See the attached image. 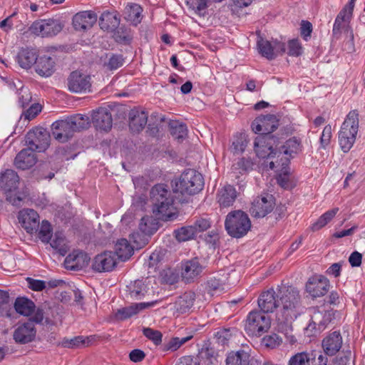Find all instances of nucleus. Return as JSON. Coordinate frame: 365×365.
Returning <instances> with one entry per match:
<instances>
[{
	"label": "nucleus",
	"instance_id": "obj_1",
	"mask_svg": "<svg viewBox=\"0 0 365 365\" xmlns=\"http://www.w3.org/2000/svg\"><path fill=\"white\" fill-rule=\"evenodd\" d=\"M279 309L276 319L279 327L285 335L294 343L296 339L292 335V323L303 312L299 291L294 287L282 285L277 288Z\"/></svg>",
	"mask_w": 365,
	"mask_h": 365
},
{
	"label": "nucleus",
	"instance_id": "obj_2",
	"mask_svg": "<svg viewBox=\"0 0 365 365\" xmlns=\"http://www.w3.org/2000/svg\"><path fill=\"white\" fill-rule=\"evenodd\" d=\"M150 200L153 204V212L162 220H171L176 217L173 205L174 197L168 186L158 184L150 190Z\"/></svg>",
	"mask_w": 365,
	"mask_h": 365
},
{
	"label": "nucleus",
	"instance_id": "obj_3",
	"mask_svg": "<svg viewBox=\"0 0 365 365\" xmlns=\"http://www.w3.org/2000/svg\"><path fill=\"white\" fill-rule=\"evenodd\" d=\"M19 177L17 173L10 169L0 174V187L6 195V200L14 206L20 207L27 196L24 191L18 190Z\"/></svg>",
	"mask_w": 365,
	"mask_h": 365
},
{
	"label": "nucleus",
	"instance_id": "obj_4",
	"mask_svg": "<svg viewBox=\"0 0 365 365\" xmlns=\"http://www.w3.org/2000/svg\"><path fill=\"white\" fill-rule=\"evenodd\" d=\"M274 146H277L275 138L272 135H258L254 142V150L257 156L259 158L275 159L272 160L269 163L270 169H274L277 165H280L279 158L282 155V152H278L274 149Z\"/></svg>",
	"mask_w": 365,
	"mask_h": 365
},
{
	"label": "nucleus",
	"instance_id": "obj_5",
	"mask_svg": "<svg viewBox=\"0 0 365 365\" xmlns=\"http://www.w3.org/2000/svg\"><path fill=\"white\" fill-rule=\"evenodd\" d=\"M225 227L229 235L240 238L250 230L251 221L245 212L241 210H234L226 216Z\"/></svg>",
	"mask_w": 365,
	"mask_h": 365
},
{
	"label": "nucleus",
	"instance_id": "obj_6",
	"mask_svg": "<svg viewBox=\"0 0 365 365\" xmlns=\"http://www.w3.org/2000/svg\"><path fill=\"white\" fill-rule=\"evenodd\" d=\"M203 187L202 175L193 169L185 170L176 183V190L182 194L195 195L201 191Z\"/></svg>",
	"mask_w": 365,
	"mask_h": 365
},
{
	"label": "nucleus",
	"instance_id": "obj_7",
	"mask_svg": "<svg viewBox=\"0 0 365 365\" xmlns=\"http://www.w3.org/2000/svg\"><path fill=\"white\" fill-rule=\"evenodd\" d=\"M63 28V24L56 19H43L35 21L30 27L31 34L44 37H52L57 35Z\"/></svg>",
	"mask_w": 365,
	"mask_h": 365
},
{
	"label": "nucleus",
	"instance_id": "obj_8",
	"mask_svg": "<svg viewBox=\"0 0 365 365\" xmlns=\"http://www.w3.org/2000/svg\"><path fill=\"white\" fill-rule=\"evenodd\" d=\"M270 326L269 319L260 311H252L247 316L245 330L252 335L260 336Z\"/></svg>",
	"mask_w": 365,
	"mask_h": 365
},
{
	"label": "nucleus",
	"instance_id": "obj_9",
	"mask_svg": "<svg viewBox=\"0 0 365 365\" xmlns=\"http://www.w3.org/2000/svg\"><path fill=\"white\" fill-rule=\"evenodd\" d=\"M26 144L34 151H44L49 145L50 135L43 128H35L25 138Z\"/></svg>",
	"mask_w": 365,
	"mask_h": 365
},
{
	"label": "nucleus",
	"instance_id": "obj_10",
	"mask_svg": "<svg viewBox=\"0 0 365 365\" xmlns=\"http://www.w3.org/2000/svg\"><path fill=\"white\" fill-rule=\"evenodd\" d=\"M274 206V197L270 194L264 193L253 200L250 212L255 217H264L273 210Z\"/></svg>",
	"mask_w": 365,
	"mask_h": 365
},
{
	"label": "nucleus",
	"instance_id": "obj_11",
	"mask_svg": "<svg viewBox=\"0 0 365 365\" xmlns=\"http://www.w3.org/2000/svg\"><path fill=\"white\" fill-rule=\"evenodd\" d=\"M205 267L197 257L181 262V277L186 283L193 282L201 277Z\"/></svg>",
	"mask_w": 365,
	"mask_h": 365
},
{
	"label": "nucleus",
	"instance_id": "obj_12",
	"mask_svg": "<svg viewBox=\"0 0 365 365\" xmlns=\"http://www.w3.org/2000/svg\"><path fill=\"white\" fill-rule=\"evenodd\" d=\"M332 313L327 310L314 309L311 322L307 327V331L310 335H315L323 331L331 322Z\"/></svg>",
	"mask_w": 365,
	"mask_h": 365
},
{
	"label": "nucleus",
	"instance_id": "obj_13",
	"mask_svg": "<svg viewBox=\"0 0 365 365\" xmlns=\"http://www.w3.org/2000/svg\"><path fill=\"white\" fill-rule=\"evenodd\" d=\"M257 47L262 56L269 60L274 59L286 51L284 43L277 40L269 41L261 37L257 40Z\"/></svg>",
	"mask_w": 365,
	"mask_h": 365
},
{
	"label": "nucleus",
	"instance_id": "obj_14",
	"mask_svg": "<svg viewBox=\"0 0 365 365\" xmlns=\"http://www.w3.org/2000/svg\"><path fill=\"white\" fill-rule=\"evenodd\" d=\"M252 130L259 135H271L278 127V120L274 115L268 114L256 118L251 125Z\"/></svg>",
	"mask_w": 365,
	"mask_h": 365
},
{
	"label": "nucleus",
	"instance_id": "obj_15",
	"mask_svg": "<svg viewBox=\"0 0 365 365\" xmlns=\"http://www.w3.org/2000/svg\"><path fill=\"white\" fill-rule=\"evenodd\" d=\"M68 118L56 120L51 125V133L53 138L60 143L69 140L75 133Z\"/></svg>",
	"mask_w": 365,
	"mask_h": 365
},
{
	"label": "nucleus",
	"instance_id": "obj_16",
	"mask_svg": "<svg viewBox=\"0 0 365 365\" xmlns=\"http://www.w3.org/2000/svg\"><path fill=\"white\" fill-rule=\"evenodd\" d=\"M91 86L90 76L78 71H73L68 78V88L73 93L86 92Z\"/></svg>",
	"mask_w": 365,
	"mask_h": 365
},
{
	"label": "nucleus",
	"instance_id": "obj_17",
	"mask_svg": "<svg viewBox=\"0 0 365 365\" xmlns=\"http://www.w3.org/2000/svg\"><path fill=\"white\" fill-rule=\"evenodd\" d=\"M343 344V338L339 331L329 333L322 341L324 353L329 356L338 353Z\"/></svg>",
	"mask_w": 365,
	"mask_h": 365
},
{
	"label": "nucleus",
	"instance_id": "obj_18",
	"mask_svg": "<svg viewBox=\"0 0 365 365\" xmlns=\"http://www.w3.org/2000/svg\"><path fill=\"white\" fill-rule=\"evenodd\" d=\"M18 220L28 233L36 232L39 227V215L33 209H23L19 212Z\"/></svg>",
	"mask_w": 365,
	"mask_h": 365
},
{
	"label": "nucleus",
	"instance_id": "obj_19",
	"mask_svg": "<svg viewBox=\"0 0 365 365\" xmlns=\"http://www.w3.org/2000/svg\"><path fill=\"white\" fill-rule=\"evenodd\" d=\"M329 287V281L324 276H314L310 277L306 284V290L314 297H320L325 295Z\"/></svg>",
	"mask_w": 365,
	"mask_h": 365
},
{
	"label": "nucleus",
	"instance_id": "obj_20",
	"mask_svg": "<svg viewBox=\"0 0 365 365\" xmlns=\"http://www.w3.org/2000/svg\"><path fill=\"white\" fill-rule=\"evenodd\" d=\"M116 264L115 254L108 251L98 254L94 257L92 268L98 272H110L116 266Z\"/></svg>",
	"mask_w": 365,
	"mask_h": 365
},
{
	"label": "nucleus",
	"instance_id": "obj_21",
	"mask_svg": "<svg viewBox=\"0 0 365 365\" xmlns=\"http://www.w3.org/2000/svg\"><path fill=\"white\" fill-rule=\"evenodd\" d=\"M36 334L34 324L31 321L19 324L14 331L13 337L16 342L27 344L32 341Z\"/></svg>",
	"mask_w": 365,
	"mask_h": 365
},
{
	"label": "nucleus",
	"instance_id": "obj_22",
	"mask_svg": "<svg viewBox=\"0 0 365 365\" xmlns=\"http://www.w3.org/2000/svg\"><path fill=\"white\" fill-rule=\"evenodd\" d=\"M258 305L264 313L272 312L279 307L277 290L274 291L273 289H270L262 292L258 298Z\"/></svg>",
	"mask_w": 365,
	"mask_h": 365
},
{
	"label": "nucleus",
	"instance_id": "obj_23",
	"mask_svg": "<svg viewBox=\"0 0 365 365\" xmlns=\"http://www.w3.org/2000/svg\"><path fill=\"white\" fill-rule=\"evenodd\" d=\"M89 261L90 257L86 253L75 251L66 257L64 264L67 269L78 271L86 267Z\"/></svg>",
	"mask_w": 365,
	"mask_h": 365
},
{
	"label": "nucleus",
	"instance_id": "obj_24",
	"mask_svg": "<svg viewBox=\"0 0 365 365\" xmlns=\"http://www.w3.org/2000/svg\"><path fill=\"white\" fill-rule=\"evenodd\" d=\"M157 304V301H152L150 302H140V303H134L130 306L123 307L117 310L115 314V318L119 320H125L127 319L138 313L140 311L152 307Z\"/></svg>",
	"mask_w": 365,
	"mask_h": 365
},
{
	"label": "nucleus",
	"instance_id": "obj_25",
	"mask_svg": "<svg viewBox=\"0 0 365 365\" xmlns=\"http://www.w3.org/2000/svg\"><path fill=\"white\" fill-rule=\"evenodd\" d=\"M359 119L358 113L355 111H351L347 115L346 118L342 123L341 130L339 133L346 137L352 138L356 140V135L358 132Z\"/></svg>",
	"mask_w": 365,
	"mask_h": 365
},
{
	"label": "nucleus",
	"instance_id": "obj_26",
	"mask_svg": "<svg viewBox=\"0 0 365 365\" xmlns=\"http://www.w3.org/2000/svg\"><path fill=\"white\" fill-rule=\"evenodd\" d=\"M34 152L29 147L21 150L14 160V164L16 168L26 170L34 166L36 163V157Z\"/></svg>",
	"mask_w": 365,
	"mask_h": 365
},
{
	"label": "nucleus",
	"instance_id": "obj_27",
	"mask_svg": "<svg viewBox=\"0 0 365 365\" xmlns=\"http://www.w3.org/2000/svg\"><path fill=\"white\" fill-rule=\"evenodd\" d=\"M93 122L97 129L108 131L112 127L113 119L106 108H99L93 114Z\"/></svg>",
	"mask_w": 365,
	"mask_h": 365
},
{
	"label": "nucleus",
	"instance_id": "obj_28",
	"mask_svg": "<svg viewBox=\"0 0 365 365\" xmlns=\"http://www.w3.org/2000/svg\"><path fill=\"white\" fill-rule=\"evenodd\" d=\"M96 21V16L91 11H82L76 14L73 18V25L77 31H84L91 27Z\"/></svg>",
	"mask_w": 365,
	"mask_h": 365
},
{
	"label": "nucleus",
	"instance_id": "obj_29",
	"mask_svg": "<svg viewBox=\"0 0 365 365\" xmlns=\"http://www.w3.org/2000/svg\"><path fill=\"white\" fill-rule=\"evenodd\" d=\"M237 198L235 188L227 185L217 191V200L221 207H228L233 205Z\"/></svg>",
	"mask_w": 365,
	"mask_h": 365
},
{
	"label": "nucleus",
	"instance_id": "obj_30",
	"mask_svg": "<svg viewBox=\"0 0 365 365\" xmlns=\"http://www.w3.org/2000/svg\"><path fill=\"white\" fill-rule=\"evenodd\" d=\"M35 71L41 77H49L55 71V61L50 56H40L36 61Z\"/></svg>",
	"mask_w": 365,
	"mask_h": 365
},
{
	"label": "nucleus",
	"instance_id": "obj_31",
	"mask_svg": "<svg viewBox=\"0 0 365 365\" xmlns=\"http://www.w3.org/2000/svg\"><path fill=\"white\" fill-rule=\"evenodd\" d=\"M129 127L133 132L141 131L147 124L148 114L143 110H132L129 114Z\"/></svg>",
	"mask_w": 365,
	"mask_h": 365
},
{
	"label": "nucleus",
	"instance_id": "obj_32",
	"mask_svg": "<svg viewBox=\"0 0 365 365\" xmlns=\"http://www.w3.org/2000/svg\"><path fill=\"white\" fill-rule=\"evenodd\" d=\"M346 12V9H342L335 19L332 30L333 34L335 36L341 34L342 31L346 34L351 31L349 28V23L351 19L350 12Z\"/></svg>",
	"mask_w": 365,
	"mask_h": 365
},
{
	"label": "nucleus",
	"instance_id": "obj_33",
	"mask_svg": "<svg viewBox=\"0 0 365 365\" xmlns=\"http://www.w3.org/2000/svg\"><path fill=\"white\" fill-rule=\"evenodd\" d=\"M115 256L121 261L128 260L134 252L133 247L124 238L118 240L115 244Z\"/></svg>",
	"mask_w": 365,
	"mask_h": 365
},
{
	"label": "nucleus",
	"instance_id": "obj_34",
	"mask_svg": "<svg viewBox=\"0 0 365 365\" xmlns=\"http://www.w3.org/2000/svg\"><path fill=\"white\" fill-rule=\"evenodd\" d=\"M37 54L33 49L22 48L17 55V61L23 68H30L37 60Z\"/></svg>",
	"mask_w": 365,
	"mask_h": 365
},
{
	"label": "nucleus",
	"instance_id": "obj_35",
	"mask_svg": "<svg viewBox=\"0 0 365 365\" xmlns=\"http://www.w3.org/2000/svg\"><path fill=\"white\" fill-rule=\"evenodd\" d=\"M195 294L193 292H186L182 294L175 303V307L180 313L188 312L193 306Z\"/></svg>",
	"mask_w": 365,
	"mask_h": 365
},
{
	"label": "nucleus",
	"instance_id": "obj_36",
	"mask_svg": "<svg viewBox=\"0 0 365 365\" xmlns=\"http://www.w3.org/2000/svg\"><path fill=\"white\" fill-rule=\"evenodd\" d=\"M14 308L17 313L28 317L34 312L36 306L26 297H18L14 302Z\"/></svg>",
	"mask_w": 365,
	"mask_h": 365
},
{
	"label": "nucleus",
	"instance_id": "obj_37",
	"mask_svg": "<svg viewBox=\"0 0 365 365\" xmlns=\"http://www.w3.org/2000/svg\"><path fill=\"white\" fill-rule=\"evenodd\" d=\"M250 354L244 350L228 354L226 359V365H249Z\"/></svg>",
	"mask_w": 365,
	"mask_h": 365
},
{
	"label": "nucleus",
	"instance_id": "obj_38",
	"mask_svg": "<svg viewBox=\"0 0 365 365\" xmlns=\"http://www.w3.org/2000/svg\"><path fill=\"white\" fill-rule=\"evenodd\" d=\"M302 149V145L301 140L296 137H293L287 140L278 152H282V154L283 153L289 157H293L294 155L301 152Z\"/></svg>",
	"mask_w": 365,
	"mask_h": 365
},
{
	"label": "nucleus",
	"instance_id": "obj_39",
	"mask_svg": "<svg viewBox=\"0 0 365 365\" xmlns=\"http://www.w3.org/2000/svg\"><path fill=\"white\" fill-rule=\"evenodd\" d=\"M142 8L137 4L128 5L124 11L125 19L134 25H137L141 21Z\"/></svg>",
	"mask_w": 365,
	"mask_h": 365
},
{
	"label": "nucleus",
	"instance_id": "obj_40",
	"mask_svg": "<svg viewBox=\"0 0 365 365\" xmlns=\"http://www.w3.org/2000/svg\"><path fill=\"white\" fill-rule=\"evenodd\" d=\"M100 26L105 30L113 29L120 24V19L118 16L110 12H103L100 17Z\"/></svg>",
	"mask_w": 365,
	"mask_h": 365
},
{
	"label": "nucleus",
	"instance_id": "obj_41",
	"mask_svg": "<svg viewBox=\"0 0 365 365\" xmlns=\"http://www.w3.org/2000/svg\"><path fill=\"white\" fill-rule=\"evenodd\" d=\"M315 357L314 351L298 352L289 358L287 365H309L310 361Z\"/></svg>",
	"mask_w": 365,
	"mask_h": 365
},
{
	"label": "nucleus",
	"instance_id": "obj_42",
	"mask_svg": "<svg viewBox=\"0 0 365 365\" xmlns=\"http://www.w3.org/2000/svg\"><path fill=\"white\" fill-rule=\"evenodd\" d=\"M68 118L75 132H79L89 127L90 120L87 115L76 114Z\"/></svg>",
	"mask_w": 365,
	"mask_h": 365
},
{
	"label": "nucleus",
	"instance_id": "obj_43",
	"mask_svg": "<svg viewBox=\"0 0 365 365\" xmlns=\"http://www.w3.org/2000/svg\"><path fill=\"white\" fill-rule=\"evenodd\" d=\"M51 246L58 250L61 255H64L68 251L66 240L62 232H56L53 239H51Z\"/></svg>",
	"mask_w": 365,
	"mask_h": 365
},
{
	"label": "nucleus",
	"instance_id": "obj_44",
	"mask_svg": "<svg viewBox=\"0 0 365 365\" xmlns=\"http://www.w3.org/2000/svg\"><path fill=\"white\" fill-rule=\"evenodd\" d=\"M338 211V207H334L330 210L327 211L317 220L316 222H314L312 225L311 229L313 231H316L324 227L328 222H329L333 219V217L336 215Z\"/></svg>",
	"mask_w": 365,
	"mask_h": 365
},
{
	"label": "nucleus",
	"instance_id": "obj_45",
	"mask_svg": "<svg viewBox=\"0 0 365 365\" xmlns=\"http://www.w3.org/2000/svg\"><path fill=\"white\" fill-rule=\"evenodd\" d=\"M237 334H238V331L234 328L222 329L215 333V337L219 344L225 345L229 342L232 337L234 335H237Z\"/></svg>",
	"mask_w": 365,
	"mask_h": 365
},
{
	"label": "nucleus",
	"instance_id": "obj_46",
	"mask_svg": "<svg viewBox=\"0 0 365 365\" xmlns=\"http://www.w3.org/2000/svg\"><path fill=\"white\" fill-rule=\"evenodd\" d=\"M106 59L103 63V66L110 71L116 70L124 63V58L118 54H108L106 56Z\"/></svg>",
	"mask_w": 365,
	"mask_h": 365
},
{
	"label": "nucleus",
	"instance_id": "obj_47",
	"mask_svg": "<svg viewBox=\"0 0 365 365\" xmlns=\"http://www.w3.org/2000/svg\"><path fill=\"white\" fill-rule=\"evenodd\" d=\"M170 133L177 139H182L186 137L187 129L185 124L179 121H171L169 124Z\"/></svg>",
	"mask_w": 365,
	"mask_h": 365
},
{
	"label": "nucleus",
	"instance_id": "obj_48",
	"mask_svg": "<svg viewBox=\"0 0 365 365\" xmlns=\"http://www.w3.org/2000/svg\"><path fill=\"white\" fill-rule=\"evenodd\" d=\"M175 237L179 242H185L192 239L195 235L194 228L190 226L182 227L174 231Z\"/></svg>",
	"mask_w": 365,
	"mask_h": 365
},
{
	"label": "nucleus",
	"instance_id": "obj_49",
	"mask_svg": "<svg viewBox=\"0 0 365 365\" xmlns=\"http://www.w3.org/2000/svg\"><path fill=\"white\" fill-rule=\"evenodd\" d=\"M86 343H88V338L85 339L82 336H78L72 339L64 338L58 345L64 348L75 349L83 346Z\"/></svg>",
	"mask_w": 365,
	"mask_h": 365
},
{
	"label": "nucleus",
	"instance_id": "obj_50",
	"mask_svg": "<svg viewBox=\"0 0 365 365\" xmlns=\"http://www.w3.org/2000/svg\"><path fill=\"white\" fill-rule=\"evenodd\" d=\"M139 229L143 233L150 235L156 231V223L152 217L145 216L141 218L139 224Z\"/></svg>",
	"mask_w": 365,
	"mask_h": 365
},
{
	"label": "nucleus",
	"instance_id": "obj_51",
	"mask_svg": "<svg viewBox=\"0 0 365 365\" xmlns=\"http://www.w3.org/2000/svg\"><path fill=\"white\" fill-rule=\"evenodd\" d=\"M147 292L146 286L142 281H135L133 285L130 288V294L134 299H140Z\"/></svg>",
	"mask_w": 365,
	"mask_h": 365
},
{
	"label": "nucleus",
	"instance_id": "obj_52",
	"mask_svg": "<svg viewBox=\"0 0 365 365\" xmlns=\"http://www.w3.org/2000/svg\"><path fill=\"white\" fill-rule=\"evenodd\" d=\"M192 336H188L185 337H173L170 339V340L164 345L165 351H175L178 350L182 345L185 344L190 339H192Z\"/></svg>",
	"mask_w": 365,
	"mask_h": 365
},
{
	"label": "nucleus",
	"instance_id": "obj_53",
	"mask_svg": "<svg viewBox=\"0 0 365 365\" xmlns=\"http://www.w3.org/2000/svg\"><path fill=\"white\" fill-rule=\"evenodd\" d=\"M51 224L46 220H43L38 231L39 239L43 242H48L51 239Z\"/></svg>",
	"mask_w": 365,
	"mask_h": 365
},
{
	"label": "nucleus",
	"instance_id": "obj_54",
	"mask_svg": "<svg viewBox=\"0 0 365 365\" xmlns=\"http://www.w3.org/2000/svg\"><path fill=\"white\" fill-rule=\"evenodd\" d=\"M254 163L250 158H242L233 164L232 169L237 170L239 173L252 170Z\"/></svg>",
	"mask_w": 365,
	"mask_h": 365
},
{
	"label": "nucleus",
	"instance_id": "obj_55",
	"mask_svg": "<svg viewBox=\"0 0 365 365\" xmlns=\"http://www.w3.org/2000/svg\"><path fill=\"white\" fill-rule=\"evenodd\" d=\"M143 334L150 340L153 341L155 345L162 342L163 335L160 331L154 330L151 328H144Z\"/></svg>",
	"mask_w": 365,
	"mask_h": 365
},
{
	"label": "nucleus",
	"instance_id": "obj_56",
	"mask_svg": "<svg viewBox=\"0 0 365 365\" xmlns=\"http://www.w3.org/2000/svg\"><path fill=\"white\" fill-rule=\"evenodd\" d=\"M331 138V127L327 125L324 128L321 138H320V147L325 149L330 143Z\"/></svg>",
	"mask_w": 365,
	"mask_h": 365
},
{
	"label": "nucleus",
	"instance_id": "obj_57",
	"mask_svg": "<svg viewBox=\"0 0 365 365\" xmlns=\"http://www.w3.org/2000/svg\"><path fill=\"white\" fill-rule=\"evenodd\" d=\"M288 54L292 56H299L302 53V47L297 39H292L289 41Z\"/></svg>",
	"mask_w": 365,
	"mask_h": 365
},
{
	"label": "nucleus",
	"instance_id": "obj_58",
	"mask_svg": "<svg viewBox=\"0 0 365 365\" xmlns=\"http://www.w3.org/2000/svg\"><path fill=\"white\" fill-rule=\"evenodd\" d=\"M355 142L352 138L346 137L344 135L339 133V143L341 150L344 153H347L353 146Z\"/></svg>",
	"mask_w": 365,
	"mask_h": 365
},
{
	"label": "nucleus",
	"instance_id": "obj_59",
	"mask_svg": "<svg viewBox=\"0 0 365 365\" xmlns=\"http://www.w3.org/2000/svg\"><path fill=\"white\" fill-rule=\"evenodd\" d=\"M191 226L194 228V231L196 235L197 232L207 230L210 227V222L207 219L200 218L197 220L195 224Z\"/></svg>",
	"mask_w": 365,
	"mask_h": 365
},
{
	"label": "nucleus",
	"instance_id": "obj_60",
	"mask_svg": "<svg viewBox=\"0 0 365 365\" xmlns=\"http://www.w3.org/2000/svg\"><path fill=\"white\" fill-rule=\"evenodd\" d=\"M263 341L266 346L271 348H274L282 343V339L275 334L264 337Z\"/></svg>",
	"mask_w": 365,
	"mask_h": 365
},
{
	"label": "nucleus",
	"instance_id": "obj_61",
	"mask_svg": "<svg viewBox=\"0 0 365 365\" xmlns=\"http://www.w3.org/2000/svg\"><path fill=\"white\" fill-rule=\"evenodd\" d=\"M41 110V106L39 104H38V103L33 104L24 113V118H25V119L30 120L34 118Z\"/></svg>",
	"mask_w": 365,
	"mask_h": 365
},
{
	"label": "nucleus",
	"instance_id": "obj_62",
	"mask_svg": "<svg viewBox=\"0 0 365 365\" xmlns=\"http://www.w3.org/2000/svg\"><path fill=\"white\" fill-rule=\"evenodd\" d=\"M29 287L34 291H41L46 287V282L43 280L27 279Z\"/></svg>",
	"mask_w": 365,
	"mask_h": 365
},
{
	"label": "nucleus",
	"instance_id": "obj_63",
	"mask_svg": "<svg viewBox=\"0 0 365 365\" xmlns=\"http://www.w3.org/2000/svg\"><path fill=\"white\" fill-rule=\"evenodd\" d=\"M312 31V25L309 21H302L301 24V35L307 41Z\"/></svg>",
	"mask_w": 365,
	"mask_h": 365
},
{
	"label": "nucleus",
	"instance_id": "obj_64",
	"mask_svg": "<svg viewBox=\"0 0 365 365\" xmlns=\"http://www.w3.org/2000/svg\"><path fill=\"white\" fill-rule=\"evenodd\" d=\"M176 365H199L198 362L190 356L181 357Z\"/></svg>",
	"mask_w": 365,
	"mask_h": 365
}]
</instances>
